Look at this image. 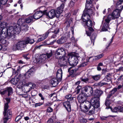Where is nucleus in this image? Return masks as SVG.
Wrapping results in <instances>:
<instances>
[{
  "label": "nucleus",
  "instance_id": "obj_61",
  "mask_svg": "<svg viewBox=\"0 0 123 123\" xmlns=\"http://www.w3.org/2000/svg\"><path fill=\"white\" fill-rule=\"evenodd\" d=\"M42 104L41 103H36L35 104V107H36L38 106H40Z\"/></svg>",
  "mask_w": 123,
  "mask_h": 123
},
{
  "label": "nucleus",
  "instance_id": "obj_1",
  "mask_svg": "<svg viewBox=\"0 0 123 123\" xmlns=\"http://www.w3.org/2000/svg\"><path fill=\"white\" fill-rule=\"evenodd\" d=\"M34 42L33 39H30L29 38L26 37L25 40L19 41L15 44L13 45L12 49L13 51L17 50H23L26 46V45L29 43H33Z\"/></svg>",
  "mask_w": 123,
  "mask_h": 123
},
{
  "label": "nucleus",
  "instance_id": "obj_59",
  "mask_svg": "<svg viewBox=\"0 0 123 123\" xmlns=\"http://www.w3.org/2000/svg\"><path fill=\"white\" fill-rule=\"evenodd\" d=\"M53 122V119L51 118L49 119L48 121V123H52Z\"/></svg>",
  "mask_w": 123,
  "mask_h": 123
},
{
  "label": "nucleus",
  "instance_id": "obj_24",
  "mask_svg": "<svg viewBox=\"0 0 123 123\" xmlns=\"http://www.w3.org/2000/svg\"><path fill=\"white\" fill-rule=\"evenodd\" d=\"M67 40L66 37H62L57 40V43L58 44H62L66 42Z\"/></svg>",
  "mask_w": 123,
  "mask_h": 123
},
{
  "label": "nucleus",
  "instance_id": "obj_17",
  "mask_svg": "<svg viewBox=\"0 0 123 123\" xmlns=\"http://www.w3.org/2000/svg\"><path fill=\"white\" fill-rule=\"evenodd\" d=\"M69 101L68 100L63 103V106L65 107L68 112H70L71 111V105Z\"/></svg>",
  "mask_w": 123,
  "mask_h": 123
},
{
  "label": "nucleus",
  "instance_id": "obj_23",
  "mask_svg": "<svg viewBox=\"0 0 123 123\" xmlns=\"http://www.w3.org/2000/svg\"><path fill=\"white\" fill-rule=\"evenodd\" d=\"M57 79L56 78H53L50 80V83L52 85V86L55 87L58 84V81Z\"/></svg>",
  "mask_w": 123,
  "mask_h": 123
},
{
  "label": "nucleus",
  "instance_id": "obj_14",
  "mask_svg": "<svg viewBox=\"0 0 123 123\" xmlns=\"http://www.w3.org/2000/svg\"><path fill=\"white\" fill-rule=\"evenodd\" d=\"M110 21L107 18L105 19V22L103 24L102 29V31H108V29H110L109 25Z\"/></svg>",
  "mask_w": 123,
  "mask_h": 123
},
{
  "label": "nucleus",
  "instance_id": "obj_57",
  "mask_svg": "<svg viewBox=\"0 0 123 123\" xmlns=\"http://www.w3.org/2000/svg\"><path fill=\"white\" fill-rule=\"evenodd\" d=\"M74 5V2L73 1H71L70 2V6L71 7H73Z\"/></svg>",
  "mask_w": 123,
  "mask_h": 123
},
{
  "label": "nucleus",
  "instance_id": "obj_31",
  "mask_svg": "<svg viewBox=\"0 0 123 123\" xmlns=\"http://www.w3.org/2000/svg\"><path fill=\"white\" fill-rule=\"evenodd\" d=\"M111 76L110 74H108L106 75L105 78L104 79L105 81L108 82L111 80Z\"/></svg>",
  "mask_w": 123,
  "mask_h": 123
},
{
  "label": "nucleus",
  "instance_id": "obj_20",
  "mask_svg": "<svg viewBox=\"0 0 123 123\" xmlns=\"http://www.w3.org/2000/svg\"><path fill=\"white\" fill-rule=\"evenodd\" d=\"M83 89L86 92H89L90 93V95L92 94L93 89L92 88L89 86H85L83 87Z\"/></svg>",
  "mask_w": 123,
  "mask_h": 123
},
{
  "label": "nucleus",
  "instance_id": "obj_16",
  "mask_svg": "<svg viewBox=\"0 0 123 123\" xmlns=\"http://www.w3.org/2000/svg\"><path fill=\"white\" fill-rule=\"evenodd\" d=\"M86 99V96L84 93H81L80 94L78 97V100L80 103H85L84 102Z\"/></svg>",
  "mask_w": 123,
  "mask_h": 123
},
{
  "label": "nucleus",
  "instance_id": "obj_46",
  "mask_svg": "<svg viewBox=\"0 0 123 123\" xmlns=\"http://www.w3.org/2000/svg\"><path fill=\"white\" fill-rule=\"evenodd\" d=\"M72 95L71 94H68L66 95L65 98L68 99L67 100L70 101V100H71L73 99V98L71 97Z\"/></svg>",
  "mask_w": 123,
  "mask_h": 123
},
{
  "label": "nucleus",
  "instance_id": "obj_5",
  "mask_svg": "<svg viewBox=\"0 0 123 123\" xmlns=\"http://www.w3.org/2000/svg\"><path fill=\"white\" fill-rule=\"evenodd\" d=\"M90 102L91 104V108H92V109L89 111L88 114L89 115L93 114L94 113L95 108H97L99 106V103L97 98H95L93 99H91Z\"/></svg>",
  "mask_w": 123,
  "mask_h": 123
},
{
  "label": "nucleus",
  "instance_id": "obj_38",
  "mask_svg": "<svg viewBox=\"0 0 123 123\" xmlns=\"http://www.w3.org/2000/svg\"><path fill=\"white\" fill-rule=\"evenodd\" d=\"M22 30H23L25 31L27 30L28 27V25L26 24H24L23 25L21 26Z\"/></svg>",
  "mask_w": 123,
  "mask_h": 123
},
{
  "label": "nucleus",
  "instance_id": "obj_22",
  "mask_svg": "<svg viewBox=\"0 0 123 123\" xmlns=\"http://www.w3.org/2000/svg\"><path fill=\"white\" fill-rule=\"evenodd\" d=\"M91 17L90 15H89L88 14H85L83 12V14L82 16L83 21H85L90 20L91 18Z\"/></svg>",
  "mask_w": 123,
  "mask_h": 123
},
{
  "label": "nucleus",
  "instance_id": "obj_3",
  "mask_svg": "<svg viewBox=\"0 0 123 123\" xmlns=\"http://www.w3.org/2000/svg\"><path fill=\"white\" fill-rule=\"evenodd\" d=\"M21 31V28L20 26L14 25L13 26H9V28L7 37L8 38L14 34H18Z\"/></svg>",
  "mask_w": 123,
  "mask_h": 123
},
{
  "label": "nucleus",
  "instance_id": "obj_25",
  "mask_svg": "<svg viewBox=\"0 0 123 123\" xmlns=\"http://www.w3.org/2000/svg\"><path fill=\"white\" fill-rule=\"evenodd\" d=\"M122 87V86L119 85L117 87H115L113 88L112 89L110 92V93L112 95L114 94L117 90L120 89Z\"/></svg>",
  "mask_w": 123,
  "mask_h": 123
},
{
  "label": "nucleus",
  "instance_id": "obj_19",
  "mask_svg": "<svg viewBox=\"0 0 123 123\" xmlns=\"http://www.w3.org/2000/svg\"><path fill=\"white\" fill-rule=\"evenodd\" d=\"M90 6L87 7H86V9L84 10V13L85 14H88L89 15H90V16L92 15L93 14V10L91 9L93 7H90Z\"/></svg>",
  "mask_w": 123,
  "mask_h": 123
},
{
  "label": "nucleus",
  "instance_id": "obj_13",
  "mask_svg": "<svg viewBox=\"0 0 123 123\" xmlns=\"http://www.w3.org/2000/svg\"><path fill=\"white\" fill-rule=\"evenodd\" d=\"M35 12L34 13L33 17V18L35 19H38L41 17L44 13H45V11H38L36 12V11H34Z\"/></svg>",
  "mask_w": 123,
  "mask_h": 123
},
{
  "label": "nucleus",
  "instance_id": "obj_55",
  "mask_svg": "<svg viewBox=\"0 0 123 123\" xmlns=\"http://www.w3.org/2000/svg\"><path fill=\"white\" fill-rule=\"evenodd\" d=\"M7 0H0V1L1 2V4H2L3 5L6 4L7 3Z\"/></svg>",
  "mask_w": 123,
  "mask_h": 123
},
{
  "label": "nucleus",
  "instance_id": "obj_47",
  "mask_svg": "<svg viewBox=\"0 0 123 123\" xmlns=\"http://www.w3.org/2000/svg\"><path fill=\"white\" fill-rule=\"evenodd\" d=\"M0 42L3 44H5L7 43L6 40L5 39H2L0 37Z\"/></svg>",
  "mask_w": 123,
  "mask_h": 123
},
{
  "label": "nucleus",
  "instance_id": "obj_29",
  "mask_svg": "<svg viewBox=\"0 0 123 123\" xmlns=\"http://www.w3.org/2000/svg\"><path fill=\"white\" fill-rule=\"evenodd\" d=\"M25 22V20L21 18L19 19L18 21V25L20 27V26H21L24 25V23Z\"/></svg>",
  "mask_w": 123,
  "mask_h": 123
},
{
  "label": "nucleus",
  "instance_id": "obj_18",
  "mask_svg": "<svg viewBox=\"0 0 123 123\" xmlns=\"http://www.w3.org/2000/svg\"><path fill=\"white\" fill-rule=\"evenodd\" d=\"M82 25L86 28H87L88 27L92 26L93 23L91 20L90 19L82 22Z\"/></svg>",
  "mask_w": 123,
  "mask_h": 123
},
{
  "label": "nucleus",
  "instance_id": "obj_51",
  "mask_svg": "<svg viewBox=\"0 0 123 123\" xmlns=\"http://www.w3.org/2000/svg\"><path fill=\"white\" fill-rule=\"evenodd\" d=\"M70 15L71 14L70 13H67L65 15V16L66 18V20L70 18Z\"/></svg>",
  "mask_w": 123,
  "mask_h": 123
},
{
  "label": "nucleus",
  "instance_id": "obj_12",
  "mask_svg": "<svg viewBox=\"0 0 123 123\" xmlns=\"http://www.w3.org/2000/svg\"><path fill=\"white\" fill-rule=\"evenodd\" d=\"M59 31V28H56L54 29H53V28H51L48 31H47V32H48L49 33V32L54 33V34L51 36V38H55L57 37Z\"/></svg>",
  "mask_w": 123,
  "mask_h": 123
},
{
  "label": "nucleus",
  "instance_id": "obj_53",
  "mask_svg": "<svg viewBox=\"0 0 123 123\" xmlns=\"http://www.w3.org/2000/svg\"><path fill=\"white\" fill-rule=\"evenodd\" d=\"M53 110V109L50 107H48L47 111L48 112H51Z\"/></svg>",
  "mask_w": 123,
  "mask_h": 123
},
{
  "label": "nucleus",
  "instance_id": "obj_45",
  "mask_svg": "<svg viewBox=\"0 0 123 123\" xmlns=\"http://www.w3.org/2000/svg\"><path fill=\"white\" fill-rule=\"evenodd\" d=\"M104 55L103 54H101L95 56V59L96 60H97L102 58Z\"/></svg>",
  "mask_w": 123,
  "mask_h": 123
},
{
  "label": "nucleus",
  "instance_id": "obj_32",
  "mask_svg": "<svg viewBox=\"0 0 123 123\" xmlns=\"http://www.w3.org/2000/svg\"><path fill=\"white\" fill-rule=\"evenodd\" d=\"M111 103V101L109 99L106 100H105V105L107 107L106 109H108L110 108V105Z\"/></svg>",
  "mask_w": 123,
  "mask_h": 123
},
{
  "label": "nucleus",
  "instance_id": "obj_2",
  "mask_svg": "<svg viewBox=\"0 0 123 123\" xmlns=\"http://www.w3.org/2000/svg\"><path fill=\"white\" fill-rule=\"evenodd\" d=\"M64 4L62 3L59 7L57 8L56 11L52 9L49 11L48 12H46L47 10L44 11H45V13L44 14L48 16L49 18H52L55 16L56 17L60 15L61 13H62L63 11V9L64 8Z\"/></svg>",
  "mask_w": 123,
  "mask_h": 123
},
{
  "label": "nucleus",
  "instance_id": "obj_15",
  "mask_svg": "<svg viewBox=\"0 0 123 123\" xmlns=\"http://www.w3.org/2000/svg\"><path fill=\"white\" fill-rule=\"evenodd\" d=\"M103 92L101 90H96L93 93H92V95L94 96V97L91 99H93L95 98H97L98 99V102L99 101V97L103 93Z\"/></svg>",
  "mask_w": 123,
  "mask_h": 123
},
{
  "label": "nucleus",
  "instance_id": "obj_26",
  "mask_svg": "<svg viewBox=\"0 0 123 123\" xmlns=\"http://www.w3.org/2000/svg\"><path fill=\"white\" fill-rule=\"evenodd\" d=\"M33 73L34 72L33 71H32L31 69H30L28 72L26 73L25 76L26 78H29L33 75Z\"/></svg>",
  "mask_w": 123,
  "mask_h": 123
},
{
  "label": "nucleus",
  "instance_id": "obj_49",
  "mask_svg": "<svg viewBox=\"0 0 123 123\" xmlns=\"http://www.w3.org/2000/svg\"><path fill=\"white\" fill-rule=\"evenodd\" d=\"M113 39V37H112L111 39V41L108 43H107L106 44V49H108V47L111 45V44L112 43V41Z\"/></svg>",
  "mask_w": 123,
  "mask_h": 123
},
{
  "label": "nucleus",
  "instance_id": "obj_44",
  "mask_svg": "<svg viewBox=\"0 0 123 123\" xmlns=\"http://www.w3.org/2000/svg\"><path fill=\"white\" fill-rule=\"evenodd\" d=\"M100 77V75H98L93 76L92 78L95 80H97L99 79Z\"/></svg>",
  "mask_w": 123,
  "mask_h": 123
},
{
  "label": "nucleus",
  "instance_id": "obj_41",
  "mask_svg": "<svg viewBox=\"0 0 123 123\" xmlns=\"http://www.w3.org/2000/svg\"><path fill=\"white\" fill-rule=\"evenodd\" d=\"M81 88V87L80 86L78 85L76 88L75 92H76V94H78L80 92V89Z\"/></svg>",
  "mask_w": 123,
  "mask_h": 123
},
{
  "label": "nucleus",
  "instance_id": "obj_4",
  "mask_svg": "<svg viewBox=\"0 0 123 123\" xmlns=\"http://www.w3.org/2000/svg\"><path fill=\"white\" fill-rule=\"evenodd\" d=\"M52 55V52L51 50H49L46 54H43L36 58V63H41L44 62L47 58H49Z\"/></svg>",
  "mask_w": 123,
  "mask_h": 123
},
{
  "label": "nucleus",
  "instance_id": "obj_11",
  "mask_svg": "<svg viewBox=\"0 0 123 123\" xmlns=\"http://www.w3.org/2000/svg\"><path fill=\"white\" fill-rule=\"evenodd\" d=\"M59 62L60 64V66L62 67L64 66H66L68 63V58L66 57H63L62 58L60 57V59H59Z\"/></svg>",
  "mask_w": 123,
  "mask_h": 123
},
{
  "label": "nucleus",
  "instance_id": "obj_8",
  "mask_svg": "<svg viewBox=\"0 0 123 123\" xmlns=\"http://www.w3.org/2000/svg\"><path fill=\"white\" fill-rule=\"evenodd\" d=\"M91 103L88 101L85 103H81L80 104V107L82 111L83 112L87 111L91 108Z\"/></svg>",
  "mask_w": 123,
  "mask_h": 123
},
{
  "label": "nucleus",
  "instance_id": "obj_54",
  "mask_svg": "<svg viewBox=\"0 0 123 123\" xmlns=\"http://www.w3.org/2000/svg\"><path fill=\"white\" fill-rule=\"evenodd\" d=\"M87 64V62H83L80 65V67H84L86 66Z\"/></svg>",
  "mask_w": 123,
  "mask_h": 123
},
{
  "label": "nucleus",
  "instance_id": "obj_7",
  "mask_svg": "<svg viewBox=\"0 0 123 123\" xmlns=\"http://www.w3.org/2000/svg\"><path fill=\"white\" fill-rule=\"evenodd\" d=\"M68 55H70L68 58V63L69 65L73 67L76 66L78 62V58L79 57H76L74 56H72V53L68 54Z\"/></svg>",
  "mask_w": 123,
  "mask_h": 123
},
{
  "label": "nucleus",
  "instance_id": "obj_52",
  "mask_svg": "<svg viewBox=\"0 0 123 123\" xmlns=\"http://www.w3.org/2000/svg\"><path fill=\"white\" fill-rule=\"evenodd\" d=\"M5 99H6V101H7V102L5 104L4 106H5V105L6 104H7V105H8V103H9V102L10 101V98H6Z\"/></svg>",
  "mask_w": 123,
  "mask_h": 123
},
{
  "label": "nucleus",
  "instance_id": "obj_35",
  "mask_svg": "<svg viewBox=\"0 0 123 123\" xmlns=\"http://www.w3.org/2000/svg\"><path fill=\"white\" fill-rule=\"evenodd\" d=\"M48 34L49 32H47L45 34H43V36L39 38L40 39L41 41L43 40L47 37Z\"/></svg>",
  "mask_w": 123,
  "mask_h": 123
},
{
  "label": "nucleus",
  "instance_id": "obj_9",
  "mask_svg": "<svg viewBox=\"0 0 123 123\" xmlns=\"http://www.w3.org/2000/svg\"><path fill=\"white\" fill-rule=\"evenodd\" d=\"M66 54L65 50L63 48L61 47L59 48L55 52V57L57 59H60L61 56H62Z\"/></svg>",
  "mask_w": 123,
  "mask_h": 123
},
{
  "label": "nucleus",
  "instance_id": "obj_37",
  "mask_svg": "<svg viewBox=\"0 0 123 123\" xmlns=\"http://www.w3.org/2000/svg\"><path fill=\"white\" fill-rule=\"evenodd\" d=\"M79 121L80 123H86L87 122V120L82 117H80L79 118Z\"/></svg>",
  "mask_w": 123,
  "mask_h": 123
},
{
  "label": "nucleus",
  "instance_id": "obj_64",
  "mask_svg": "<svg viewBox=\"0 0 123 123\" xmlns=\"http://www.w3.org/2000/svg\"><path fill=\"white\" fill-rule=\"evenodd\" d=\"M32 85L31 86V89H34L36 87V85L35 84L32 83Z\"/></svg>",
  "mask_w": 123,
  "mask_h": 123
},
{
  "label": "nucleus",
  "instance_id": "obj_28",
  "mask_svg": "<svg viewBox=\"0 0 123 123\" xmlns=\"http://www.w3.org/2000/svg\"><path fill=\"white\" fill-rule=\"evenodd\" d=\"M93 0H86V7H88L90 6V7H93V6L92 4Z\"/></svg>",
  "mask_w": 123,
  "mask_h": 123
},
{
  "label": "nucleus",
  "instance_id": "obj_50",
  "mask_svg": "<svg viewBox=\"0 0 123 123\" xmlns=\"http://www.w3.org/2000/svg\"><path fill=\"white\" fill-rule=\"evenodd\" d=\"M72 19H73L72 18H70L69 19H68L67 20V22H68V26H69L70 24L72 23Z\"/></svg>",
  "mask_w": 123,
  "mask_h": 123
},
{
  "label": "nucleus",
  "instance_id": "obj_10",
  "mask_svg": "<svg viewBox=\"0 0 123 123\" xmlns=\"http://www.w3.org/2000/svg\"><path fill=\"white\" fill-rule=\"evenodd\" d=\"M8 108V105L6 104L5 106H4V111L3 112V114L4 117H6L7 118L9 119L10 118L12 117V111L10 110H8L7 111Z\"/></svg>",
  "mask_w": 123,
  "mask_h": 123
},
{
  "label": "nucleus",
  "instance_id": "obj_21",
  "mask_svg": "<svg viewBox=\"0 0 123 123\" xmlns=\"http://www.w3.org/2000/svg\"><path fill=\"white\" fill-rule=\"evenodd\" d=\"M62 69H58L56 73V77L59 81H60L62 80Z\"/></svg>",
  "mask_w": 123,
  "mask_h": 123
},
{
  "label": "nucleus",
  "instance_id": "obj_48",
  "mask_svg": "<svg viewBox=\"0 0 123 123\" xmlns=\"http://www.w3.org/2000/svg\"><path fill=\"white\" fill-rule=\"evenodd\" d=\"M114 97L112 94L110 92L109 94L107 95V97L106 98V100L109 99L110 98H112Z\"/></svg>",
  "mask_w": 123,
  "mask_h": 123
},
{
  "label": "nucleus",
  "instance_id": "obj_56",
  "mask_svg": "<svg viewBox=\"0 0 123 123\" xmlns=\"http://www.w3.org/2000/svg\"><path fill=\"white\" fill-rule=\"evenodd\" d=\"M32 83H31V82H30L28 83H26L25 84V86H29L31 88V86L32 85Z\"/></svg>",
  "mask_w": 123,
  "mask_h": 123
},
{
  "label": "nucleus",
  "instance_id": "obj_40",
  "mask_svg": "<svg viewBox=\"0 0 123 123\" xmlns=\"http://www.w3.org/2000/svg\"><path fill=\"white\" fill-rule=\"evenodd\" d=\"M105 80L104 79L102 80L98 83V86H101L103 85L108 84L107 83L105 82Z\"/></svg>",
  "mask_w": 123,
  "mask_h": 123
},
{
  "label": "nucleus",
  "instance_id": "obj_42",
  "mask_svg": "<svg viewBox=\"0 0 123 123\" xmlns=\"http://www.w3.org/2000/svg\"><path fill=\"white\" fill-rule=\"evenodd\" d=\"M71 68H69L68 71L70 75H72L77 70L74 69L70 70Z\"/></svg>",
  "mask_w": 123,
  "mask_h": 123
},
{
  "label": "nucleus",
  "instance_id": "obj_63",
  "mask_svg": "<svg viewBox=\"0 0 123 123\" xmlns=\"http://www.w3.org/2000/svg\"><path fill=\"white\" fill-rule=\"evenodd\" d=\"M92 26H91L90 27H88L87 28H88L89 30L90 31H93V28L92 27Z\"/></svg>",
  "mask_w": 123,
  "mask_h": 123
},
{
  "label": "nucleus",
  "instance_id": "obj_43",
  "mask_svg": "<svg viewBox=\"0 0 123 123\" xmlns=\"http://www.w3.org/2000/svg\"><path fill=\"white\" fill-rule=\"evenodd\" d=\"M18 81L16 79H12L11 80V83L14 85L16 84L18 82Z\"/></svg>",
  "mask_w": 123,
  "mask_h": 123
},
{
  "label": "nucleus",
  "instance_id": "obj_33",
  "mask_svg": "<svg viewBox=\"0 0 123 123\" xmlns=\"http://www.w3.org/2000/svg\"><path fill=\"white\" fill-rule=\"evenodd\" d=\"M96 37V35L95 33H93L92 35L90 37L92 43H93V45H94V40Z\"/></svg>",
  "mask_w": 123,
  "mask_h": 123
},
{
  "label": "nucleus",
  "instance_id": "obj_34",
  "mask_svg": "<svg viewBox=\"0 0 123 123\" xmlns=\"http://www.w3.org/2000/svg\"><path fill=\"white\" fill-rule=\"evenodd\" d=\"M24 114L22 112L20 113V114L16 118L15 121L16 122H17L23 116Z\"/></svg>",
  "mask_w": 123,
  "mask_h": 123
},
{
  "label": "nucleus",
  "instance_id": "obj_30",
  "mask_svg": "<svg viewBox=\"0 0 123 123\" xmlns=\"http://www.w3.org/2000/svg\"><path fill=\"white\" fill-rule=\"evenodd\" d=\"M33 18L32 16L28 17L25 20V22L27 23H29L33 22Z\"/></svg>",
  "mask_w": 123,
  "mask_h": 123
},
{
  "label": "nucleus",
  "instance_id": "obj_60",
  "mask_svg": "<svg viewBox=\"0 0 123 123\" xmlns=\"http://www.w3.org/2000/svg\"><path fill=\"white\" fill-rule=\"evenodd\" d=\"M39 96L41 97V99L42 100H43L44 99V98L43 97V95L41 93H39L38 94Z\"/></svg>",
  "mask_w": 123,
  "mask_h": 123
},
{
  "label": "nucleus",
  "instance_id": "obj_58",
  "mask_svg": "<svg viewBox=\"0 0 123 123\" xmlns=\"http://www.w3.org/2000/svg\"><path fill=\"white\" fill-rule=\"evenodd\" d=\"M9 119L6 117H4L3 120V123H6Z\"/></svg>",
  "mask_w": 123,
  "mask_h": 123
},
{
  "label": "nucleus",
  "instance_id": "obj_62",
  "mask_svg": "<svg viewBox=\"0 0 123 123\" xmlns=\"http://www.w3.org/2000/svg\"><path fill=\"white\" fill-rule=\"evenodd\" d=\"M123 70V68L122 67H121L117 69V71H122Z\"/></svg>",
  "mask_w": 123,
  "mask_h": 123
},
{
  "label": "nucleus",
  "instance_id": "obj_39",
  "mask_svg": "<svg viewBox=\"0 0 123 123\" xmlns=\"http://www.w3.org/2000/svg\"><path fill=\"white\" fill-rule=\"evenodd\" d=\"M81 81L84 82L87 84H88L90 82L89 79L88 78H86L84 79L81 78Z\"/></svg>",
  "mask_w": 123,
  "mask_h": 123
},
{
  "label": "nucleus",
  "instance_id": "obj_6",
  "mask_svg": "<svg viewBox=\"0 0 123 123\" xmlns=\"http://www.w3.org/2000/svg\"><path fill=\"white\" fill-rule=\"evenodd\" d=\"M118 7H120L121 9L120 10V9H117L114 11L111 14H110L108 16L107 18L110 20L112 19L117 18L120 16V13L123 8V6L122 5L119 7L118 6Z\"/></svg>",
  "mask_w": 123,
  "mask_h": 123
},
{
  "label": "nucleus",
  "instance_id": "obj_27",
  "mask_svg": "<svg viewBox=\"0 0 123 123\" xmlns=\"http://www.w3.org/2000/svg\"><path fill=\"white\" fill-rule=\"evenodd\" d=\"M6 94H7L8 96H9L12 93V89L10 87H7L5 90Z\"/></svg>",
  "mask_w": 123,
  "mask_h": 123
},
{
  "label": "nucleus",
  "instance_id": "obj_36",
  "mask_svg": "<svg viewBox=\"0 0 123 123\" xmlns=\"http://www.w3.org/2000/svg\"><path fill=\"white\" fill-rule=\"evenodd\" d=\"M120 107H115L113 109H112V111L114 112H120Z\"/></svg>",
  "mask_w": 123,
  "mask_h": 123
}]
</instances>
